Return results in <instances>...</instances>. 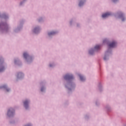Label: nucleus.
<instances>
[{"label": "nucleus", "instance_id": "f257e3e1", "mask_svg": "<svg viewBox=\"0 0 126 126\" xmlns=\"http://www.w3.org/2000/svg\"><path fill=\"white\" fill-rule=\"evenodd\" d=\"M13 114H14V110L12 108H10L8 110L7 115L8 117H11V116H13Z\"/></svg>", "mask_w": 126, "mask_h": 126}, {"label": "nucleus", "instance_id": "f03ea898", "mask_svg": "<svg viewBox=\"0 0 126 126\" xmlns=\"http://www.w3.org/2000/svg\"><path fill=\"white\" fill-rule=\"evenodd\" d=\"M64 78L65 80H69L70 79H72V78H73V76L68 74L64 76Z\"/></svg>", "mask_w": 126, "mask_h": 126}, {"label": "nucleus", "instance_id": "7ed1b4c3", "mask_svg": "<svg viewBox=\"0 0 126 126\" xmlns=\"http://www.w3.org/2000/svg\"><path fill=\"white\" fill-rule=\"evenodd\" d=\"M116 46H117V43L115 41H113L109 44V48H114Z\"/></svg>", "mask_w": 126, "mask_h": 126}, {"label": "nucleus", "instance_id": "20e7f679", "mask_svg": "<svg viewBox=\"0 0 126 126\" xmlns=\"http://www.w3.org/2000/svg\"><path fill=\"white\" fill-rule=\"evenodd\" d=\"M110 15H111V13H106L102 14V18H106V17H108V16H110Z\"/></svg>", "mask_w": 126, "mask_h": 126}, {"label": "nucleus", "instance_id": "39448f33", "mask_svg": "<svg viewBox=\"0 0 126 126\" xmlns=\"http://www.w3.org/2000/svg\"><path fill=\"white\" fill-rule=\"evenodd\" d=\"M28 103H29V101H28V100H26L24 102V104L26 109H27V108H28Z\"/></svg>", "mask_w": 126, "mask_h": 126}, {"label": "nucleus", "instance_id": "423d86ee", "mask_svg": "<svg viewBox=\"0 0 126 126\" xmlns=\"http://www.w3.org/2000/svg\"><path fill=\"white\" fill-rule=\"evenodd\" d=\"M100 48H101L100 45H96L94 47V51H98V50H100Z\"/></svg>", "mask_w": 126, "mask_h": 126}, {"label": "nucleus", "instance_id": "0eeeda50", "mask_svg": "<svg viewBox=\"0 0 126 126\" xmlns=\"http://www.w3.org/2000/svg\"><path fill=\"white\" fill-rule=\"evenodd\" d=\"M79 76L80 77V80L82 81H83L84 80H85V78H84V77H83L82 75L79 74Z\"/></svg>", "mask_w": 126, "mask_h": 126}, {"label": "nucleus", "instance_id": "6e6552de", "mask_svg": "<svg viewBox=\"0 0 126 126\" xmlns=\"http://www.w3.org/2000/svg\"><path fill=\"white\" fill-rule=\"evenodd\" d=\"M55 34H56V32H51L48 33V36H52V35H55Z\"/></svg>", "mask_w": 126, "mask_h": 126}, {"label": "nucleus", "instance_id": "1a4fd4ad", "mask_svg": "<svg viewBox=\"0 0 126 126\" xmlns=\"http://www.w3.org/2000/svg\"><path fill=\"white\" fill-rule=\"evenodd\" d=\"M4 70V67L2 66H0V72H1Z\"/></svg>", "mask_w": 126, "mask_h": 126}, {"label": "nucleus", "instance_id": "9d476101", "mask_svg": "<svg viewBox=\"0 0 126 126\" xmlns=\"http://www.w3.org/2000/svg\"><path fill=\"white\" fill-rule=\"evenodd\" d=\"M23 56L25 59H27V57H28V54L27 53H24Z\"/></svg>", "mask_w": 126, "mask_h": 126}, {"label": "nucleus", "instance_id": "9b49d317", "mask_svg": "<svg viewBox=\"0 0 126 126\" xmlns=\"http://www.w3.org/2000/svg\"><path fill=\"white\" fill-rule=\"evenodd\" d=\"M93 53H94V50L92 49L89 51V54L90 55H93Z\"/></svg>", "mask_w": 126, "mask_h": 126}, {"label": "nucleus", "instance_id": "f8f14e48", "mask_svg": "<svg viewBox=\"0 0 126 126\" xmlns=\"http://www.w3.org/2000/svg\"><path fill=\"white\" fill-rule=\"evenodd\" d=\"M79 5L81 6V5H83V2L80 1L79 3Z\"/></svg>", "mask_w": 126, "mask_h": 126}, {"label": "nucleus", "instance_id": "ddd939ff", "mask_svg": "<svg viewBox=\"0 0 126 126\" xmlns=\"http://www.w3.org/2000/svg\"><path fill=\"white\" fill-rule=\"evenodd\" d=\"M20 75H22V73L20 72L18 74V76H20Z\"/></svg>", "mask_w": 126, "mask_h": 126}, {"label": "nucleus", "instance_id": "4468645a", "mask_svg": "<svg viewBox=\"0 0 126 126\" xmlns=\"http://www.w3.org/2000/svg\"><path fill=\"white\" fill-rule=\"evenodd\" d=\"M41 91L42 92H43V91H44V88H41Z\"/></svg>", "mask_w": 126, "mask_h": 126}, {"label": "nucleus", "instance_id": "2eb2a0df", "mask_svg": "<svg viewBox=\"0 0 126 126\" xmlns=\"http://www.w3.org/2000/svg\"><path fill=\"white\" fill-rule=\"evenodd\" d=\"M123 16H124V14H121L120 15V17H123Z\"/></svg>", "mask_w": 126, "mask_h": 126}, {"label": "nucleus", "instance_id": "dca6fc26", "mask_svg": "<svg viewBox=\"0 0 126 126\" xmlns=\"http://www.w3.org/2000/svg\"><path fill=\"white\" fill-rule=\"evenodd\" d=\"M107 42V39H105L103 40V43H106Z\"/></svg>", "mask_w": 126, "mask_h": 126}, {"label": "nucleus", "instance_id": "f3484780", "mask_svg": "<svg viewBox=\"0 0 126 126\" xmlns=\"http://www.w3.org/2000/svg\"><path fill=\"white\" fill-rule=\"evenodd\" d=\"M36 30H38V28H35L34 29V32H36Z\"/></svg>", "mask_w": 126, "mask_h": 126}, {"label": "nucleus", "instance_id": "a211bd4d", "mask_svg": "<svg viewBox=\"0 0 126 126\" xmlns=\"http://www.w3.org/2000/svg\"><path fill=\"white\" fill-rule=\"evenodd\" d=\"M2 87L3 88H6V86H3Z\"/></svg>", "mask_w": 126, "mask_h": 126}, {"label": "nucleus", "instance_id": "6ab92c4d", "mask_svg": "<svg viewBox=\"0 0 126 126\" xmlns=\"http://www.w3.org/2000/svg\"><path fill=\"white\" fill-rule=\"evenodd\" d=\"M6 91L8 92V91H9V89H6Z\"/></svg>", "mask_w": 126, "mask_h": 126}, {"label": "nucleus", "instance_id": "aec40b11", "mask_svg": "<svg viewBox=\"0 0 126 126\" xmlns=\"http://www.w3.org/2000/svg\"><path fill=\"white\" fill-rule=\"evenodd\" d=\"M122 21H125V19H124L123 18H122Z\"/></svg>", "mask_w": 126, "mask_h": 126}, {"label": "nucleus", "instance_id": "412c9836", "mask_svg": "<svg viewBox=\"0 0 126 126\" xmlns=\"http://www.w3.org/2000/svg\"><path fill=\"white\" fill-rule=\"evenodd\" d=\"M104 60L105 61H106V57H104Z\"/></svg>", "mask_w": 126, "mask_h": 126}, {"label": "nucleus", "instance_id": "4be33fe9", "mask_svg": "<svg viewBox=\"0 0 126 126\" xmlns=\"http://www.w3.org/2000/svg\"><path fill=\"white\" fill-rule=\"evenodd\" d=\"M113 0V2H115V1H116V0Z\"/></svg>", "mask_w": 126, "mask_h": 126}, {"label": "nucleus", "instance_id": "5701e85b", "mask_svg": "<svg viewBox=\"0 0 126 126\" xmlns=\"http://www.w3.org/2000/svg\"><path fill=\"white\" fill-rule=\"evenodd\" d=\"M50 67H52V64H50Z\"/></svg>", "mask_w": 126, "mask_h": 126}]
</instances>
